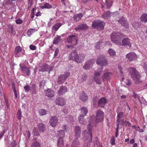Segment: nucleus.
<instances>
[{"mask_svg": "<svg viewBox=\"0 0 147 147\" xmlns=\"http://www.w3.org/2000/svg\"><path fill=\"white\" fill-rule=\"evenodd\" d=\"M48 65L47 64H45L42 65L38 69L39 71L43 72L47 71L48 69Z\"/></svg>", "mask_w": 147, "mask_h": 147, "instance_id": "cd10ccee", "label": "nucleus"}, {"mask_svg": "<svg viewBox=\"0 0 147 147\" xmlns=\"http://www.w3.org/2000/svg\"><path fill=\"white\" fill-rule=\"evenodd\" d=\"M141 20L142 22L145 23L147 22V14H143L141 18Z\"/></svg>", "mask_w": 147, "mask_h": 147, "instance_id": "72a5a7b5", "label": "nucleus"}, {"mask_svg": "<svg viewBox=\"0 0 147 147\" xmlns=\"http://www.w3.org/2000/svg\"><path fill=\"white\" fill-rule=\"evenodd\" d=\"M132 41L128 38L123 39L122 40V45L123 46H128L131 47V42Z\"/></svg>", "mask_w": 147, "mask_h": 147, "instance_id": "6ab92c4d", "label": "nucleus"}, {"mask_svg": "<svg viewBox=\"0 0 147 147\" xmlns=\"http://www.w3.org/2000/svg\"><path fill=\"white\" fill-rule=\"evenodd\" d=\"M78 55L77 52L75 50H72L68 56L69 59L70 60H73L75 61Z\"/></svg>", "mask_w": 147, "mask_h": 147, "instance_id": "f3484780", "label": "nucleus"}, {"mask_svg": "<svg viewBox=\"0 0 147 147\" xmlns=\"http://www.w3.org/2000/svg\"><path fill=\"white\" fill-rule=\"evenodd\" d=\"M124 37H125L124 35L118 32H113L111 35V39L112 42L117 45L121 44V40Z\"/></svg>", "mask_w": 147, "mask_h": 147, "instance_id": "f257e3e1", "label": "nucleus"}, {"mask_svg": "<svg viewBox=\"0 0 147 147\" xmlns=\"http://www.w3.org/2000/svg\"><path fill=\"white\" fill-rule=\"evenodd\" d=\"M83 16V15L81 13L75 14L73 16L74 20L76 21H78L81 19Z\"/></svg>", "mask_w": 147, "mask_h": 147, "instance_id": "bb28decb", "label": "nucleus"}, {"mask_svg": "<svg viewBox=\"0 0 147 147\" xmlns=\"http://www.w3.org/2000/svg\"><path fill=\"white\" fill-rule=\"evenodd\" d=\"M102 72V71H99L98 72L95 71L94 76V79L96 83L98 84H100L102 82V80L101 77L100 76V75Z\"/></svg>", "mask_w": 147, "mask_h": 147, "instance_id": "9b49d317", "label": "nucleus"}, {"mask_svg": "<svg viewBox=\"0 0 147 147\" xmlns=\"http://www.w3.org/2000/svg\"><path fill=\"white\" fill-rule=\"evenodd\" d=\"M105 23L100 20H96L92 22V26L94 28L99 30H102L104 28Z\"/></svg>", "mask_w": 147, "mask_h": 147, "instance_id": "20e7f679", "label": "nucleus"}, {"mask_svg": "<svg viewBox=\"0 0 147 147\" xmlns=\"http://www.w3.org/2000/svg\"><path fill=\"white\" fill-rule=\"evenodd\" d=\"M96 63L102 67L101 68V70H102L103 67L106 66L108 64L107 58L104 55H100L97 57Z\"/></svg>", "mask_w": 147, "mask_h": 147, "instance_id": "7ed1b4c3", "label": "nucleus"}, {"mask_svg": "<svg viewBox=\"0 0 147 147\" xmlns=\"http://www.w3.org/2000/svg\"><path fill=\"white\" fill-rule=\"evenodd\" d=\"M118 68H119V69L120 71V75L119 76L120 77V78H121L122 81H123L124 80V77L123 75V73L122 71L123 70V69H122L123 68L121 67V66H120L119 65Z\"/></svg>", "mask_w": 147, "mask_h": 147, "instance_id": "ea45409f", "label": "nucleus"}, {"mask_svg": "<svg viewBox=\"0 0 147 147\" xmlns=\"http://www.w3.org/2000/svg\"><path fill=\"white\" fill-rule=\"evenodd\" d=\"M58 136L59 137L63 138V137L65 135L64 132L63 130H61L58 131Z\"/></svg>", "mask_w": 147, "mask_h": 147, "instance_id": "37998d69", "label": "nucleus"}, {"mask_svg": "<svg viewBox=\"0 0 147 147\" xmlns=\"http://www.w3.org/2000/svg\"><path fill=\"white\" fill-rule=\"evenodd\" d=\"M105 5L108 8H109L111 6L112 2L111 0H105Z\"/></svg>", "mask_w": 147, "mask_h": 147, "instance_id": "e433bc0d", "label": "nucleus"}, {"mask_svg": "<svg viewBox=\"0 0 147 147\" xmlns=\"http://www.w3.org/2000/svg\"><path fill=\"white\" fill-rule=\"evenodd\" d=\"M12 87L13 89V91L14 94L15 96L16 97V98H17V94L15 86L13 85Z\"/></svg>", "mask_w": 147, "mask_h": 147, "instance_id": "bf43d9fd", "label": "nucleus"}, {"mask_svg": "<svg viewBox=\"0 0 147 147\" xmlns=\"http://www.w3.org/2000/svg\"><path fill=\"white\" fill-rule=\"evenodd\" d=\"M84 116L79 115L78 118V121L79 123L81 124H83L84 120L83 119V117Z\"/></svg>", "mask_w": 147, "mask_h": 147, "instance_id": "49530a36", "label": "nucleus"}, {"mask_svg": "<svg viewBox=\"0 0 147 147\" xmlns=\"http://www.w3.org/2000/svg\"><path fill=\"white\" fill-rule=\"evenodd\" d=\"M57 144L60 147H61L63 146V138H59L57 141Z\"/></svg>", "mask_w": 147, "mask_h": 147, "instance_id": "f704fd0d", "label": "nucleus"}, {"mask_svg": "<svg viewBox=\"0 0 147 147\" xmlns=\"http://www.w3.org/2000/svg\"><path fill=\"white\" fill-rule=\"evenodd\" d=\"M102 42H97L96 45L95 47L96 49H98L99 48L100 45L101 44Z\"/></svg>", "mask_w": 147, "mask_h": 147, "instance_id": "e2e57ef3", "label": "nucleus"}, {"mask_svg": "<svg viewBox=\"0 0 147 147\" xmlns=\"http://www.w3.org/2000/svg\"><path fill=\"white\" fill-rule=\"evenodd\" d=\"M125 58L129 61H131L136 60L137 59L136 55L134 52L130 53L126 55Z\"/></svg>", "mask_w": 147, "mask_h": 147, "instance_id": "ddd939ff", "label": "nucleus"}, {"mask_svg": "<svg viewBox=\"0 0 147 147\" xmlns=\"http://www.w3.org/2000/svg\"><path fill=\"white\" fill-rule=\"evenodd\" d=\"M46 95L48 97H51L54 96V92L51 89H48L46 91Z\"/></svg>", "mask_w": 147, "mask_h": 147, "instance_id": "a878e982", "label": "nucleus"}, {"mask_svg": "<svg viewBox=\"0 0 147 147\" xmlns=\"http://www.w3.org/2000/svg\"><path fill=\"white\" fill-rule=\"evenodd\" d=\"M104 117V113L100 110L98 111L96 113L95 120L96 122L98 123L101 122L103 120Z\"/></svg>", "mask_w": 147, "mask_h": 147, "instance_id": "1a4fd4ad", "label": "nucleus"}, {"mask_svg": "<svg viewBox=\"0 0 147 147\" xmlns=\"http://www.w3.org/2000/svg\"><path fill=\"white\" fill-rule=\"evenodd\" d=\"M111 73L110 72H106L104 73L102 76V78L103 80L109 79L111 75Z\"/></svg>", "mask_w": 147, "mask_h": 147, "instance_id": "7c9ffc66", "label": "nucleus"}, {"mask_svg": "<svg viewBox=\"0 0 147 147\" xmlns=\"http://www.w3.org/2000/svg\"><path fill=\"white\" fill-rule=\"evenodd\" d=\"M81 128L79 126H76L74 128L75 137L76 138H78L80 136Z\"/></svg>", "mask_w": 147, "mask_h": 147, "instance_id": "4be33fe9", "label": "nucleus"}, {"mask_svg": "<svg viewBox=\"0 0 147 147\" xmlns=\"http://www.w3.org/2000/svg\"><path fill=\"white\" fill-rule=\"evenodd\" d=\"M86 78L87 77L85 75H83L82 76V77L81 78V80L80 82L82 83L84 82L86 80Z\"/></svg>", "mask_w": 147, "mask_h": 147, "instance_id": "6e6d98bb", "label": "nucleus"}, {"mask_svg": "<svg viewBox=\"0 0 147 147\" xmlns=\"http://www.w3.org/2000/svg\"><path fill=\"white\" fill-rule=\"evenodd\" d=\"M47 111L45 109H41L39 110V113L40 116L45 115L47 114Z\"/></svg>", "mask_w": 147, "mask_h": 147, "instance_id": "c9c22d12", "label": "nucleus"}, {"mask_svg": "<svg viewBox=\"0 0 147 147\" xmlns=\"http://www.w3.org/2000/svg\"><path fill=\"white\" fill-rule=\"evenodd\" d=\"M118 22L123 25L124 27L127 28L128 27V24L127 20H125L124 17L121 18L118 21Z\"/></svg>", "mask_w": 147, "mask_h": 147, "instance_id": "5701e85b", "label": "nucleus"}, {"mask_svg": "<svg viewBox=\"0 0 147 147\" xmlns=\"http://www.w3.org/2000/svg\"><path fill=\"white\" fill-rule=\"evenodd\" d=\"M125 121L123 119H119L118 121L117 120V121L118 122V123L120 124L121 125H123L125 124Z\"/></svg>", "mask_w": 147, "mask_h": 147, "instance_id": "603ef678", "label": "nucleus"}, {"mask_svg": "<svg viewBox=\"0 0 147 147\" xmlns=\"http://www.w3.org/2000/svg\"><path fill=\"white\" fill-rule=\"evenodd\" d=\"M70 73L69 72H66L63 74L59 76L57 81L58 84L60 85L63 83L65 80L69 76Z\"/></svg>", "mask_w": 147, "mask_h": 147, "instance_id": "423d86ee", "label": "nucleus"}, {"mask_svg": "<svg viewBox=\"0 0 147 147\" xmlns=\"http://www.w3.org/2000/svg\"><path fill=\"white\" fill-rule=\"evenodd\" d=\"M80 98L82 101H86L88 100V97L86 94L83 92L80 96Z\"/></svg>", "mask_w": 147, "mask_h": 147, "instance_id": "c756f323", "label": "nucleus"}, {"mask_svg": "<svg viewBox=\"0 0 147 147\" xmlns=\"http://www.w3.org/2000/svg\"><path fill=\"white\" fill-rule=\"evenodd\" d=\"M24 88L26 92H29L30 90V86L28 85H25L24 86Z\"/></svg>", "mask_w": 147, "mask_h": 147, "instance_id": "3c124183", "label": "nucleus"}, {"mask_svg": "<svg viewBox=\"0 0 147 147\" xmlns=\"http://www.w3.org/2000/svg\"><path fill=\"white\" fill-rule=\"evenodd\" d=\"M55 101L57 105L61 106L64 105L66 103V101L65 99L61 97L56 98Z\"/></svg>", "mask_w": 147, "mask_h": 147, "instance_id": "a211bd4d", "label": "nucleus"}, {"mask_svg": "<svg viewBox=\"0 0 147 147\" xmlns=\"http://www.w3.org/2000/svg\"><path fill=\"white\" fill-rule=\"evenodd\" d=\"M75 61L77 63H81L84 61L85 55L84 54H80L78 55Z\"/></svg>", "mask_w": 147, "mask_h": 147, "instance_id": "412c9836", "label": "nucleus"}, {"mask_svg": "<svg viewBox=\"0 0 147 147\" xmlns=\"http://www.w3.org/2000/svg\"><path fill=\"white\" fill-rule=\"evenodd\" d=\"M80 111V115L84 117L86 115L88 111L87 108L84 107H82L81 108Z\"/></svg>", "mask_w": 147, "mask_h": 147, "instance_id": "393cba45", "label": "nucleus"}, {"mask_svg": "<svg viewBox=\"0 0 147 147\" xmlns=\"http://www.w3.org/2000/svg\"><path fill=\"white\" fill-rule=\"evenodd\" d=\"M119 124L117 123V127L116 129V132L115 134V137H117L119 135Z\"/></svg>", "mask_w": 147, "mask_h": 147, "instance_id": "864d4df0", "label": "nucleus"}, {"mask_svg": "<svg viewBox=\"0 0 147 147\" xmlns=\"http://www.w3.org/2000/svg\"><path fill=\"white\" fill-rule=\"evenodd\" d=\"M124 116V113L123 112H121L119 113L117 115V121L119 119H121V118Z\"/></svg>", "mask_w": 147, "mask_h": 147, "instance_id": "c03bdc74", "label": "nucleus"}, {"mask_svg": "<svg viewBox=\"0 0 147 147\" xmlns=\"http://www.w3.org/2000/svg\"><path fill=\"white\" fill-rule=\"evenodd\" d=\"M35 31V30L34 29H30L27 32V34L28 36H30Z\"/></svg>", "mask_w": 147, "mask_h": 147, "instance_id": "de8ad7c7", "label": "nucleus"}, {"mask_svg": "<svg viewBox=\"0 0 147 147\" xmlns=\"http://www.w3.org/2000/svg\"><path fill=\"white\" fill-rule=\"evenodd\" d=\"M111 17V13L109 11L105 12L102 15V17L104 19H108Z\"/></svg>", "mask_w": 147, "mask_h": 147, "instance_id": "2f4dec72", "label": "nucleus"}, {"mask_svg": "<svg viewBox=\"0 0 147 147\" xmlns=\"http://www.w3.org/2000/svg\"><path fill=\"white\" fill-rule=\"evenodd\" d=\"M16 23L17 24H21L23 23V21L20 18H19L15 20Z\"/></svg>", "mask_w": 147, "mask_h": 147, "instance_id": "4d7b16f0", "label": "nucleus"}, {"mask_svg": "<svg viewBox=\"0 0 147 147\" xmlns=\"http://www.w3.org/2000/svg\"><path fill=\"white\" fill-rule=\"evenodd\" d=\"M143 68L146 73H147V63H145L144 64Z\"/></svg>", "mask_w": 147, "mask_h": 147, "instance_id": "680f3d73", "label": "nucleus"}, {"mask_svg": "<svg viewBox=\"0 0 147 147\" xmlns=\"http://www.w3.org/2000/svg\"><path fill=\"white\" fill-rule=\"evenodd\" d=\"M77 138H76L74 140L71 147H79L80 145L79 142Z\"/></svg>", "mask_w": 147, "mask_h": 147, "instance_id": "c85d7f7f", "label": "nucleus"}, {"mask_svg": "<svg viewBox=\"0 0 147 147\" xmlns=\"http://www.w3.org/2000/svg\"><path fill=\"white\" fill-rule=\"evenodd\" d=\"M41 8L42 9L47 8L50 9L52 8V6L49 4L47 3L44 5L41 6Z\"/></svg>", "mask_w": 147, "mask_h": 147, "instance_id": "a19ab883", "label": "nucleus"}, {"mask_svg": "<svg viewBox=\"0 0 147 147\" xmlns=\"http://www.w3.org/2000/svg\"><path fill=\"white\" fill-rule=\"evenodd\" d=\"M135 129L137 131H139V132H142L144 131V130L140 129V127L139 126H138L137 127H136V128H135Z\"/></svg>", "mask_w": 147, "mask_h": 147, "instance_id": "0e129e2a", "label": "nucleus"}, {"mask_svg": "<svg viewBox=\"0 0 147 147\" xmlns=\"http://www.w3.org/2000/svg\"><path fill=\"white\" fill-rule=\"evenodd\" d=\"M30 48L31 50H34L36 49V47L34 45H31L30 46Z\"/></svg>", "mask_w": 147, "mask_h": 147, "instance_id": "69168bd1", "label": "nucleus"}, {"mask_svg": "<svg viewBox=\"0 0 147 147\" xmlns=\"http://www.w3.org/2000/svg\"><path fill=\"white\" fill-rule=\"evenodd\" d=\"M125 83L127 85L129 86L131 84V82L129 80L127 79L125 81Z\"/></svg>", "mask_w": 147, "mask_h": 147, "instance_id": "052dcab7", "label": "nucleus"}, {"mask_svg": "<svg viewBox=\"0 0 147 147\" xmlns=\"http://www.w3.org/2000/svg\"><path fill=\"white\" fill-rule=\"evenodd\" d=\"M58 121V119L56 116H52L49 121L50 125L53 127H55L57 125Z\"/></svg>", "mask_w": 147, "mask_h": 147, "instance_id": "2eb2a0df", "label": "nucleus"}, {"mask_svg": "<svg viewBox=\"0 0 147 147\" xmlns=\"http://www.w3.org/2000/svg\"><path fill=\"white\" fill-rule=\"evenodd\" d=\"M95 63L94 60L93 59H90L86 62L84 65L83 68L85 70H87L92 67Z\"/></svg>", "mask_w": 147, "mask_h": 147, "instance_id": "4468645a", "label": "nucleus"}, {"mask_svg": "<svg viewBox=\"0 0 147 147\" xmlns=\"http://www.w3.org/2000/svg\"><path fill=\"white\" fill-rule=\"evenodd\" d=\"M94 117V116H91L90 117V119L89 120V122L90 123H92L93 121V118Z\"/></svg>", "mask_w": 147, "mask_h": 147, "instance_id": "774afa93", "label": "nucleus"}, {"mask_svg": "<svg viewBox=\"0 0 147 147\" xmlns=\"http://www.w3.org/2000/svg\"><path fill=\"white\" fill-rule=\"evenodd\" d=\"M62 25V24L61 23L56 24L53 26V29L55 31H57Z\"/></svg>", "mask_w": 147, "mask_h": 147, "instance_id": "473e14b6", "label": "nucleus"}, {"mask_svg": "<svg viewBox=\"0 0 147 147\" xmlns=\"http://www.w3.org/2000/svg\"><path fill=\"white\" fill-rule=\"evenodd\" d=\"M128 70L131 74V76L133 79L136 82L139 81L140 76L139 74L136 71L134 67L128 68Z\"/></svg>", "mask_w": 147, "mask_h": 147, "instance_id": "f03ea898", "label": "nucleus"}, {"mask_svg": "<svg viewBox=\"0 0 147 147\" xmlns=\"http://www.w3.org/2000/svg\"><path fill=\"white\" fill-rule=\"evenodd\" d=\"M78 40V37L76 36L71 35L68 36L67 38V41L68 43H72L73 44L76 45L77 44Z\"/></svg>", "mask_w": 147, "mask_h": 147, "instance_id": "9d476101", "label": "nucleus"}, {"mask_svg": "<svg viewBox=\"0 0 147 147\" xmlns=\"http://www.w3.org/2000/svg\"><path fill=\"white\" fill-rule=\"evenodd\" d=\"M33 133L35 136H40V134L37 127H35L34 128Z\"/></svg>", "mask_w": 147, "mask_h": 147, "instance_id": "58836bf2", "label": "nucleus"}, {"mask_svg": "<svg viewBox=\"0 0 147 147\" xmlns=\"http://www.w3.org/2000/svg\"><path fill=\"white\" fill-rule=\"evenodd\" d=\"M59 52V50L58 48L56 49L55 51L53 57V58H55Z\"/></svg>", "mask_w": 147, "mask_h": 147, "instance_id": "5fc2aeb1", "label": "nucleus"}, {"mask_svg": "<svg viewBox=\"0 0 147 147\" xmlns=\"http://www.w3.org/2000/svg\"><path fill=\"white\" fill-rule=\"evenodd\" d=\"M31 147H41V146L39 142L37 141L32 143Z\"/></svg>", "mask_w": 147, "mask_h": 147, "instance_id": "79ce46f5", "label": "nucleus"}, {"mask_svg": "<svg viewBox=\"0 0 147 147\" xmlns=\"http://www.w3.org/2000/svg\"><path fill=\"white\" fill-rule=\"evenodd\" d=\"M107 101L106 99L104 97L101 98L98 101V106L104 108L105 106Z\"/></svg>", "mask_w": 147, "mask_h": 147, "instance_id": "aec40b11", "label": "nucleus"}, {"mask_svg": "<svg viewBox=\"0 0 147 147\" xmlns=\"http://www.w3.org/2000/svg\"><path fill=\"white\" fill-rule=\"evenodd\" d=\"M88 26L86 23L80 24L75 28L74 29L76 31H79L81 30H87Z\"/></svg>", "mask_w": 147, "mask_h": 147, "instance_id": "f8f14e48", "label": "nucleus"}, {"mask_svg": "<svg viewBox=\"0 0 147 147\" xmlns=\"http://www.w3.org/2000/svg\"><path fill=\"white\" fill-rule=\"evenodd\" d=\"M93 127L90 124L88 125L87 129L88 130L89 134L87 139L85 140L86 142L88 143L92 142V130Z\"/></svg>", "mask_w": 147, "mask_h": 147, "instance_id": "6e6552de", "label": "nucleus"}, {"mask_svg": "<svg viewBox=\"0 0 147 147\" xmlns=\"http://www.w3.org/2000/svg\"><path fill=\"white\" fill-rule=\"evenodd\" d=\"M20 69L23 74H26L27 76L30 75V68L26 67L23 64H20Z\"/></svg>", "mask_w": 147, "mask_h": 147, "instance_id": "0eeeda50", "label": "nucleus"}, {"mask_svg": "<svg viewBox=\"0 0 147 147\" xmlns=\"http://www.w3.org/2000/svg\"><path fill=\"white\" fill-rule=\"evenodd\" d=\"M8 31L11 33H13L14 31L13 26L12 25L10 24L8 26Z\"/></svg>", "mask_w": 147, "mask_h": 147, "instance_id": "8fccbe9b", "label": "nucleus"}, {"mask_svg": "<svg viewBox=\"0 0 147 147\" xmlns=\"http://www.w3.org/2000/svg\"><path fill=\"white\" fill-rule=\"evenodd\" d=\"M108 53L111 56H113L115 55V52L111 49L109 50Z\"/></svg>", "mask_w": 147, "mask_h": 147, "instance_id": "a18cd8bd", "label": "nucleus"}, {"mask_svg": "<svg viewBox=\"0 0 147 147\" xmlns=\"http://www.w3.org/2000/svg\"><path fill=\"white\" fill-rule=\"evenodd\" d=\"M67 88L65 86H61L57 92V94L59 96L63 95L68 91Z\"/></svg>", "mask_w": 147, "mask_h": 147, "instance_id": "dca6fc26", "label": "nucleus"}, {"mask_svg": "<svg viewBox=\"0 0 147 147\" xmlns=\"http://www.w3.org/2000/svg\"><path fill=\"white\" fill-rule=\"evenodd\" d=\"M61 37L60 36H56L53 42V43L54 44H57L60 40Z\"/></svg>", "mask_w": 147, "mask_h": 147, "instance_id": "4c0bfd02", "label": "nucleus"}, {"mask_svg": "<svg viewBox=\"0 0 147 147\" xmlns=\"http://www.w3.org/2000/svg\"><path fill=\"white\" fill-rule=\"evenodd\" d=\"M17 117L19 120L22 118V112L21 110H19L17 113Z\"/></svg>", "mask_w": 147, "mask_h": 147, "instance_id": "09e8293b", "label": "nucleus"}, {"mask_svg": "<svg viewBox=\"0 0 147 147\" xmlns=\"http://www.w3.org/2000/svg\"><path fill=\"white\" fill-rule=\"evenodd\" d=\"M24 54V50H22V47L20 46H18L15 48L13 54L15 57H22Z\"/></svg>", "mask_w": 147, "mask_h": 147, "instance_id": "39448f33", "label": "nucleus"}, {"mask_svg": "<svg viewBox=\"0 0 147 147\" xmlns=\"http://www.w3.org/2000/svg\"><path fill=\"white\" fill-rule=\"evenodd\" d=\"M110 141L112 145H114L115 144V139L114 136L111 137Z\"/></svg>", "mask_w": 147, "mask_h": 147, "instance_id": "13d9d810", "label": "nucleus"}, {"mask_svg": "<svg viewBox=\"0 0 147 147\" xmlns=\"http://www.w3.org/2000/svg\"><path fill=\"white\" fill-rule=\"evenodd\" d=\"M16 142L14 141H12L11 143V146H12V147H15L16 145Z\"/></svg>", "mask_w": 147, "mask_h": 147, "instance_id": "338daca9", "label": "nucleus"}, {"mask_svg": "<svg viewBox=\"0 0 147 147\" xmlns=\"http://www.w3.org/2000/svg\"><path fill=\"white\" fill-rule=\"evenodd\" d=\"M39 130L40 132H43L46 129L45 125L42 123H39L37 125Z\"/></svg>", "mask_w": 147, "mask_h": 147, "instance_id": "b1692460", "label": "nucleus"}]
</instances>
